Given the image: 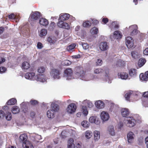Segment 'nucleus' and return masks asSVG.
<instances>
[{
    "label": "nucleus",
    "mask_w": 148,
    "mask_h": 148,
    "mask_svg": "<svg viewBox=\"0 0 148 148\" xmlns=\"http://www.w3.org/2000/svg\"><path fill=\"white\" fill-rule=\"evenodd\" d=\"M52 110L55 112H57L59 109V106L58 105L55 103L51 104Z\"/></svg>",
    "instance_id": "obj_31"
},
{
    "label": "nucleus",
    "mask_w": 148,
    "mask_h": 148,
    "mask_svg": "<svg viewBox=\"0 0 148 148\" xmlns=\"http://www.w3.org/2000/svg\"><path fill=\"white\" fill-rule=\"evenodd\" d=\"M92 23L94 25H97L99 23V21L96 19H93L92 20Z\"/></svg>",
    "instance_id": "obj_56"
},
{
    "label": "nucleus",
    "mask_w": 148,
    "mask_h": 148,
    "mask_svg": "<svg viewBox=\"0 0 148 148\" xmlns=\"http://www.w3.org/2000/svg\"><path fill=\"white\" fill-rule=\"evenodd\" d=\"M99 48L101 50L105 51L108 48V47L106 42H101L100 44Z\"/></svg>",
    "instance_id": "obj_15"
},
{
    "label": "nucleus",
    "mask_w": 148,
    "mask_h": 148,
    "mask_svg": "<svg viewBox=\"0 0 148 148\" xmlns=\"http://www.w3.org/2000/svg\"><path fill=\"white\" fill-rule=\"evenodd\" d=\"M27 135L25 134H21L19 137V139L20 141L23 143V144L24 143L26 142V141H27Z\"/></svg>",
    "instance_id": "obj_9"
},
{
    "label": "nucleus",
    "mask_w": 148,
    "mask_h": 148,
    "mask_svg": "<svg viewBox=\"0 0 148 148\" xmlns=\"http://www.w3.org/2000/svg\"><path fill=\"white\" fill-rule=\"evenodd\" d=\"M47 34V30L45 29H42L41 30L40 36H45Z\"/></svg>",
    "instance_id": "obj_45"
},
{
    "label": "nucleus",
    "mask_w": 148,
    "mask_h": 148,
    "mask_svg": "<svg viewBox=\"0 0 148 148\" xmlns=\"http://www.w3.org/2000/svg\"><path fill=\"white\" fill-rule=\"evenodd\" d=\"M41 16V13L38 11L35 12L31 15V18L32 19L36 20L39 18Z\"/></svg>",
    "instance_id": "obj_11"
},
{
    "label": "nucleus",
    "mask_w": 148,
    "mask_h": 148,
    "mask_svg": "<svg viewBox=\"0 0 148 148\" xmlns=\"http://www.w3.org/2000/svg\"><path fill=\"white\" fill-rule=\"evenodd\" d=\"M73 58L75 59H78L79 58L81 57L80 55L78 54L76 55H74L72 56Z\"/></svg>",
    "instance_id": "obj_62"
},
{
    "label": "nucleus",
    "mask_w": 148,
    "mask_h": 148,
    "mask_svg": "<svg viewBox=\"0 0 148 148\" xmlns=\"http://www.w3.org/2000/svg\"><path fill=\"white\" fill-rule=\"evenodd\" d=\"M82 109L83 111V114L86 115L88 114V112L87 109V107L85 106H82Z\"/></svg>",
    "instance_id": "obj_44"
},
{
    "label": "nucleus",
    "mask_w": 148,
    "mask_h": 148,
    "mask_svg": "<svg viewBox=\"0 0 148 148\" xmlns=\"http://www.w3.org/2000/svg\"><path fill=\"white\" fill-rule=\"evenodd\" d=\"M91 33L95 34H97L99 32L98 28L95 27H93L91 29Z\"/></svg>",
    "instance_id": "obj_41"
},
{
    "label": "nucleus",
    "mask_w": 148,
    "mask_h": 148,
    "mask_svg": "<svg viewBox=\"0 0 148 148\" xmlns=\"http://www.w3.org/2000/svg\"><path fill=\"white\" fill-rule=\"evenodd\" d=\"M16 102V100L15 99L12 98L9 100L6 103V104L8 105H14Z\"/></svg>",
    "instance_id": "obj_29"
},
{
    "label": "nucleus",
    "mask_w": 148,
    "mask_h": 148,
    "mask_svg": "<svg viewBox=\"0 0 148 148\" xmlns=\"http://www.w3.org/2000/svg\"><path fill=\"white\" fill-rule=\"evenodd\" d=\"M39 23L41 25L44 26H46L49 24L48 20L44 18H41L40 19Z\"/></svg>",
    "instance_id": "obj_20"
},
{
    "label": "nucleus",
    "mask_w": 148,
    "mask_h": 148,
    "mask_svg": "<svg viewBox=\"0 0 148 148\" xmlns=\"http://www.w3.org/2000/svg\"><path fill=\"white\" fill-rule=\"evenodd\" d=\"M140 79L143 81H147L148 80V71L146 72L144 74L141 73L140 75Z\"/></svg>",
    "instance_id": "obj_13"
},
{
    "label": "nucleus",
    "mask_w": 148,
    "mask_h": 148,
    "mask_svg": "<svg viewBox=\"0 0 148 148\" xmlns=\"http://www.w3.org/2000/svg\"><path fill=\"white\" fill-rule=\"evenodd\" d=\"M70 17V15L68 14L65 13L61 15L59 17V20L61 21L66 20L69 19Z\"/></svg>",
    "instance_id": "obj_14"
},
{
    "label": "nucleus",
    "mask_w": 148,
    "mask_h": 148,
    "mask_svg": "<svg viewBox=\"0 0 148 148\" xmlns=\"http://www.w3.org/2000/svg\"><path fill=\"white\" fill-rule=\"evenodd\" d=\"M134 133L132 132H130L127 134V136L129 143H131L133 142L134 139Z\"/></svg>",
    "instance_id": "obj_12"
},
{
    "label": "nucleus",
    "mask_w": 148,
    "mask_h": 148,
    "mask_svg": "<svg viewBox=\"0 0 148 148\" xmlns=\"http://www.w3.org/2000/svg\"><path fill=\"white\" fill-rule=\"evenodd\" d=\"M55 112L51 109L49 110L47 112V115L48 118H53L55 116Z\"/></svg>",
    "instance_id": "obj_16"
},
{
    "label": "nucleus",
    "mask_w": 148,
    "mask_h": 148,
    "mask_svg": "<svg viewBox=\"0 0 148 148\" xmlns=\"http://www.w3.org/2000/svg\"><path fill=\"white\" fill-rule=\"evenodd\" d=\"M73 71L71 68H68L66 69L64 71V75L66 77H71L73 74Z\"/></svg>",
    "instance_id": "obj_18"
},
{
    "label": "nucleus",
    "mask_w": 148,
    "mask_h": 148,
    "mask_svg": "<svg viewBox=\"0 0 148 148\" xmlns=\"http://www.w3.org/2000/svg\"><path fill=\"white\" fill-rule=\"evenodd\" d=\"M109 20L108 18H103L102 19V22L104 24H106L108 22Z\"/></svg>",
    "instance_id": "obj_57"
},
{
    "label": "nucleus",
    "mask_w": 148,
    "mask_h": 148,
    "mask_svg": "<svg viewBox=\"0 0 148 148\" xmlns=\"http://www.w3.org/2000/svg\"><path fill=\"white\" fill-rule=\"evenodd\" d=\"M109 133L112 136H114L115 134V132L114 130V127L113 126H110L108 129Z\"/></svg>",
    "instance_id": "obj_28"
},
{
    "label": "nucleus",
    "mask_w": 148,
    "mask_h": 148,
    "mask_svg": "<svg viewBox=\"0 0 148 148\" xmlns=\"http://www.w3.org/2000/svg\"><path fill=\"white\" fill-rule=\"evenodd\" d=\"M95 104L96 107L99 109L103 108L104 107V103L103 102L100 100H98L96 101Z\"/></svg>",
    "instance_id": "obj_10"
},
{
    "label": "nucleus",
    "mask_w": 148,
    "mask_h": 148,
    "mask_svg": "<svg viewBox=\"0 0 148 148\" xmlns=\"http://www.w3.org/2000/svg\"><path fill=\"white\" fill-rule=\"evenodd\" d=\"M6 119L8 121H10L12 119V115L10 112H8L5 116Z\"/></svg>",
    "instance_id": "obj_46"
},
{
    "label": "nucleus",
    "mask_w": 148,
    "mask_h": 148,
    "mask_svg": "<svg viewBox=\"0 0 148 148\" xmlns=\"http://www.w3.org/2000/svg\"><path fill=\"white\" fill-rule=\"evenodd\" d=\"M94 140L96 141L99 138L100 135V132L99 131L96 130L94 132Z\"/></svg>",
    "instance_id": "obj_32"
},
{
    "label": "nucleus",
    "mask_w": 148,
    "mask_h": 148,
    "mask_svg": "<svg viewBox=\"0 0 148 148\" xmlns=\"http://www.w3.org/2000/svg\"><path fill=\"white\" fill-rule=\"evenodd\" d=\"M12 111L13 114L18 113L20 112L19 108L18 106H14L12 109Z\"/></svg>",
    "instance_id": "obj_33"
},
{
    "label": "nucleus",
    "mask_w": 148,
    "mask_h": 148,
    "mask_svg": "<svg viewBox=\"0 0 148 148\" xmlns=\"http://www.w3.org/2000/svg\"><path fill=\"white\" fill-rule=\"evenodd\" d=\"M61 74V71L57 69H52L50 72V75L54 79H60V75Z\"/></svg>",
    "instance_id": "obj_1"
},
{
    "label": "nucleus",
    "mask_w": 148,
    "mask_h": 148,
    "mask_svg": "<svg viewBox=\"0 0 148 148\" xmlns=\"http://www.w3.org/2000/svg\"><path fill=\"white\" fill-rule=\"evenodd\" d=\"M6 70V69L4 67H0V73L4 72Z\"/></svg>",
    "instance_id": "obj_55"
},
{
    "label": "nucleus",
    "mask_w": 148,
    "mask_h": 148,
    "mask_svg": "<svg viewBox=\"0 0 148 148\" xmlns=\"http://www.w3.org/2000/svg\"><path fill=\"white\" fill-rule=\"evenodd\" d=\"M37 47L39 49H41L43 47L42 44L40 42H38L37 45Z\"/></svg>",
    "instance_id": "obj_59"
},
{
    "label": "nucleus",
    "mask_w": 148,
    "mask_h": 148,
    "mask_svg": "<svg viewBox=\"0 0 148 148\" xmlns=\"http://www.w3.org/2000/svg\"><path fill=\"white\" fill-rule=\"evenodd\" d=\"M35 75L34 73H26L25 75V77L27 79H33Z\"/></svg>",
    "instance_id": "obj_21"
},
{
    "label": "nucleus",
    "mask_w": 148,
    "mask_h": 148,
    "mask_svg": "<svg viewBox=\"0 0 148 148\" xmlns=\"http://www.w3.org/2000/svg\"><path fill=\"white\" fill-rule=\"evenodd\" d=\"M131 54L132 57L134 59H136L138 57V56L137 54H136V52H135V51H132L131 52Z\"/></svg>",
    "instance_id": "obj_51"
},
{
    "label": "nucleus",
    "mask_w": 148,
    "mask_h": 148,
    "mask_svg": "<svg viewBox=\"0 0 148 148\" xmlns=\"http://www.w3.org/2000/svg\"><path fill=\"white\" fill-rule=\"evenodd\" d=\"M56 38L54 36H51L48 37L47 38V41L49 43H54L55 41Z\"/></svg>",
    "instance_id": "obj_35"
},
{
    "label": "nucleus",
    "mask_w": 148,
    "mask_h": 148,
    "mask_svg": "<svg viewBox=\"0 0 148 148\" xmlns=\"http://www.w3.org/2000/svg\"><path fill=\"white\" fill-rule=\"evenodd\" d=\"M104 71L103 69L101 68L96 69L94 70V73L96 74H100L102 73Z\"/></svg>",
    "instance_id": "obj_43"
},
{
    "label": "nucleus",
    "mask_w": 148,
    "mask_h": 148,
    "mask_svg": "<svg viewBox=\"0 0 148 148\" xmlns=\"http://www.w3.org/2000/svg\"><path fill=\"white\" fill-rule=\"evenodd\" d=\"M96 116H92L90 117L89 119V122L92 123H96Z\"/></svg>",
    "instance_id": "obj_42"
},
{
    "label": "nucleus",
    "mask_w": 148,
    "mask_h": 148,
    "mask_svg": "<svg viewBox=\"0 0 148 148\" xmlns=\"http://www.w3.org/2000/svg\"><path fill=\"white\" fill-rule=\"evenodd\" d=\"M102 61L101 60L98 59L97 60V62H96V65L97 66H100L101 65Z\"/></svg>",
    "instance_id": "obj_53"
},
{
    "label": "nucleus",
    "mask_w": 148,
    "mask_h": 148,
    "mask_svg": "<svg viewBox=\"0 0 148 148\" xmlns=\"http://www.w3.org/2000/svg\"><path fill=\"white\" fill-rule=\"evenodd\" d=\"M100 116L101 119L103 121L108 120L109 118V116L108 114L104 111H103L101 112Z\"/></svg>",
    "instance_id": "obj_8"
},
{
    "label": "nucleus",
    "mask_w": 148,
    "mask_h": 148,
    "mask_svg": "<svg viewBox=\"0 0 148 148\" xmlns=\"http://www.w3.org/2000/svg\"><path fill=\"white\" fill-rule=\"evenodd\" d=\"M127 125L128 127H134L136 124V121L133 117H130L127 120Z\"/></svg>",
    "instance_id": "obj_7"
},
{
    "label": "nucleus",
    "mask_w": 148,
    "mask_h": 148,
    "mask_svg": "<svg viewBox=\"0 0 148 148\" xmlns=\"http://www.w3.org/2000/svg\"><path fill=\"white\" fill-rule=\"evenodd\" d=\"M92 135V132L89 130L87 131L85 133V137L87 139H89L91 138Z\"/></svg>",
    "instance_id": "obj_38"
},
{
    "label": "nucleus",
    "mask_w": 148,
    "mask_h": 148,
    "mask_svg": "<svg viewBox=\"0 0 148 148\" xmlns=\"http://www.w3.org/2000/svg\"><path fill=\"white\" fill-rule=\"evenodd\" d=\"M75 74L77 76L82 77H83L85 74V71L83 67L79 66H77L75 69Z\"/></svg>",
    "instance_id": "obj_2"
},
{
    "label": "nucleus",
    "mask_w": 148,
    "mask_h": 148,
    "mask_svg": "<svg viewBox=\"0 0 148 148\" xmlns=\"http://www.w3.org/2000/svg\"><path fill=\"white\" fill-rule=\"evenodd\" d=\"M45 70V68L43 66L39 67L37 69L38 72L39 73H43Z\"/></svg>",
    "instance_id": "obj_39"
},
{
    "label": "nucleus",
    "mask_w": 148,
    "mask_h": 148,
    "mask_svg": "<svg viewBox=\"0 0 148 148\" xmlns=\"http://www.w3.org/2000/svg\"><path fill=\"white\" fill-rule=\"evenodd\" d=\"M30 67L29 64L27 62H24L22 64V68L24 69H28Z\"/></svg>",
    "instance_id": "obj_30"
},
{
    "label": "nucleus",
    "mask_w": 148,
    "mask_h": 148,
    "mask_svg": "<svg viewBox=\"0 0 148 148\" xmlns=\"http://www.w3.org/2000/svg\"><path fill=\"white\" fill-rule=\"evenodd\" d=\"M146 60L144 58H140L138 61V65L139 66L141 67L143 66L145 63Z\"/></svg>",
    "instance_id": "obj_37"
},
{
    "label": "nucleus",
    "mask_w": 148,
    "mask_h": 148,
    "mask_svg": "<svg viewBox=\"0 0 148 148\" xmlns=\"http://www.w3.org/2000/svg\"><path fill=\"white\" fill-rule=\"evenodd\" d=\"M114 37L116 39H120L122 37V35L121 32L116 31L114 33Z\"/></svg>",
    "instance_id": "obj_25"
},
{
    "label": "nucleus",
    "mask_w": 148,
    "mask_h": 148,
    "mask_svg": "<svg viewBox=\"0 0 148 148\" xmlns=\"http://www.w3.org/2000/svg\"><path fill=\"white\" fill-rule=\"evenodd\" d=\"M143 53L145 55H148V48L145 49L143 51Z\"/></svg>",
    "instance_id": "obj_63"
},
{
    "label": "nucleus",
    "mask_w": 148,
    "mask_h": 148,
    "mask_svg": "<svg viewBox=\"0 0 148 148\" xmlns=\"http://www.w3.org/2000/svg\"><path fill=\"white\" fill-rule=\"evenodd\" d=\"M125 61L121 60H119L117 62L116 65L117 66H124L125 65Z\"/></svg>",
    "instance_id": "obj_34"
},
{
    "label": "nucleus",
    "mask_w": 148,
    "mask_h": 148,
    "mask_svg": "<svg viewBox=\"0 0 148 148\" xmlns=\"http://www.w3.org/2000/svg\"><path fill=\"white\" fill-rule=\"evenodd\" d=\"M132 94V93L131 92H128L125 95V97L127 101H130V97L131 95Z\"/></svg>",
    "instance_id": "obj_48"
},
{
    "label": "nucleus",
    "mask_w": 148,
    "mask_h": 148,
    "mask_svg": "<svg viewBox=\"0 0 148 148\" xmlns=\"http://www.w3.org/2000/svg\"><path fill=\"white\" fill-rule=\"evenodd\" d=\"M87 106L89 108H91L93 106V104L90 101L87 102Z\"/></svg>",
    "instance_id": "obj_58"
},
{
    "label": "nucleus",
    "mask_w": 148,
    "mask_h": 148,
    "mask_svg": "<svg viewBox=\"0 0 148 148\" xmlns=\"http://www.w3.org/2000/svg\"><path fill=\"white\" fill-rule=\"evenodd\" d=\"M82 25L84 27H89L91 26L92 23L88 21H84Z\"/></svg>",
    "instance_id": "obj_36"
},
{
    "label": "nucleus",
    "mask_w": 148,
    "mask_h": 148,
    "mask_svg": "<svg viewBox=\"0 0 148 148\" xmlns=\"http://www.w3.org/2000/svg\"><path fill=\"white\" fill-rule=\"evenodd\" d=\"M23 147L24 148H34L32 143L29 141H26V142L23 144Z\"/></svg>",
    "instance_id": "obj_22"
},
{
    "label": "nucleus",
    "mask_w": 148,
    "mask_h": 148,
    "mask_svg": "<svg viewBox=\"0 0 148 148\" xmlns=\"http://www.w3.org/2000/svg\"><path fill=\"white\" fill-rule=\"evenodd\" d=\"M26 106L24 104H23L22 106V109L23 111L26 113L28 111V108H26Z\"/></svg>",
    "instance_id": "obj_50"
},
{
    "label": "nucleus",
    "mask_w": 148,
    "mask_h": 148,
    "mask_svg": "<svg viewBox=\"0 0 148 148\" xmlns=\"http://www.w3.org/2000/svg\"><path fill=\"white\" fill-rule=\"evenodd\" d=\"M82 46L84 49H88L89 47V45L86 43H83L82 44Z\"/></svg>",
    "instance_id": "obj_52"
},
{
    "label": "nucleus",
    "mask_w": 148,
    "mask_h": 148,
    "mask_svg": "<svg viewBox=\"0 0 148 148\" xmlns=\"http://www.w3.org/2000/svg\"><path fill=\"white\" fill-rule=\"evenodd\" d=\"M118 77L120 76L122 79H126L128 77V74L126 73H119L118 74Z\"/></svg>",
    "instance_id": "obj_24"
},
{
    "label": "nucleus",
    "mask_w": 148,
    "mask_h": 148,
    "mask_svg": "<svg viewBox=\"0 0 148 148\" xmlns=\"http://www.w3.org/2000/svg\"><path fill=\"white\" fill-rule=\"evenodd\" d=\"M36 115L35 112L33 111H31L30 113V115L31 118H34Z\"/></svg>",
    "instance_id": "obj_54"
},
{
    "label": "nucleus",
    "mask_w": 148,
    "mask_h": 148,
    "mask_svg": "<svg viewBox=\"0 0 148 148\" xmlns=\"http://www.w3.org/2000/svg\"><path fill=\"white\" fill-rule=\"evenodd\" d=\"M143 96L144 97L148 98V91L144 92Z\"/></svg>",
    "instance_id": "obj_60"
},
{
    "label": "nucleus",
    "mask_w": 148,
    "mask_h": 148,
    "mask_svg": "<svg viewBox=\"0 0 148 148\" xmlns=\"http://www.w3.org/2000/svg\"><path fill=\"white\" fill-rule=\"evenodd\" d=\"M145 142L147 147V148H148V136L145 138Z\"/></svg>",
    "instance_id": "obj_64"
},
{
    "label": "nucleus",
    "mask_w": 148,
    "mask_h": 148,
    "mask_svg": "<svg viewBox=\"0 0 148 148\" xmlns=\"http://www.w3.org/2000/svg\"><path fill=\"white\" fill-rule=\"evenodd\" d=\"M128 30L130 31H132L130 33V34L131 36H133L136 35L138 33L137 29L134 25L130 26Z\"/></svg>",
    "instance_id": "obj_6"
},
{
    "label": "nucleus",
    "mask_w": 148,
    "mask_h": 148,
    "mask_svg": "<svg viewBox=\"0 0 148 148\" xmlns=\"http://www.w3.org/2000/svg\"><path fill=\"white\" fill-rule=\"evenodd\" d=\"M44 77V75L42 74H38L36 76V80L40 82H43L45 80Z\"/></svg>",
    "instance_id": "obj_26"
},
{
    "label": "nucleus",
    "mask_w": 148,
    "mask_h": 148,
    "mask_svg": "<svg viewBox=\"0 0 148 148\" xmlns=\"http://www.w3.org/2000/svg\"><path fill=\"white\" fill-rule=\"evenodd\" d=\"M57 25L60 27L69 29L70 28V26L68 23H64L62 21H59L57 23Z\"/></svg>",
    "instance_id": "obj_5"
},
{
    "label": "nucleus",
    "mask_w": 148,
    "mask_h": 148,
    "mask_svg": "<svg viewBox=\"0 0 148 148\" xmlns=\"http://www.w3.org/2000/svg\"><path fill=\"white\" fill-rule=\"evenodd\" d=\"M126 44L128 48H134V40L132 37L128 36L126 39Z\"/></svg>",
    "instance_id": "obj_3"
},
{
    "label": "nucleus",
    "mask_w": 148,
    "mask_h": 148,
    "mask_svg": "<svg viewBox=\"0 0 148 148\" xmlns=\"http://www.w3.org/2000/svg\"><path fill=\"white\" fill-rule=\"evenodd\" d=\"M121 113L123 117H126L129 115V110L127 108H123L121 110Z\"/></svg>",
    "instance_id": "obj_19"
},
{
    "label": "nucleus",
    "mask_w": 148,
    "mask_h": 148,
    "mask_svg": "<svg viewBox=\"0 0 148 148\" xmlns=\"http://www.w3.org/2000/svg\"><path fill=\"white\" fill-rule=\"evenodd\" d=\"M136 70L135 69H131L129 71L130 75L131 77H135L136 76Z\"/></svg>",
    "instance_id": "obj_27"
},
{
    "label": "nucleus",
    "mask_w": 148,
    "mask_h": 148,
    "mask_svg": "<svg viewBox=\"0 0 148 148\" xmlns=\"http://www.w3.org/2000/svg\"><path fill=\"white\" fill-rule=\"evenodd\" d=\"M76 46V44H72L67 47V50L69 52H72L74 51V49Z\"/></svg>",
    "instance_id": "obj_17"
},
{
    "label": "nucleus",
    "mask_w": 148,
    "mask_h": 148,
    "mask_svg": "<svg viewBox=\"0 0 148 148\" xmlns=\"http://www.w3.org/2000/svg\"><path fill=\"white\" fill-rule=\"evenodd\" d=\"M4 112L2 110H0V118L4 116Z\"/></svg>",
    "instance_id": "obj_61"
},
{
    "label": "nucleus",
    "mask_w": 148,
    "mask_h": 148,
    "mask_svg": "<svg viewBox=\"0 0 148 148\" xmlns=\"http://www.w3.org/2000/svg\"><path fill=\"white\" fill-rule=\"evenodd\" d=\"M73 142L74 140L72 138H70L68 140V148H75V146L73 143Z\"/></svg>",
    "instance_id": "obj_23"
},
{
    "label": "nucleus",
    "mask_w": 148,
    "mask_h": 148,
    "mask_svg": "<svg viewBox=\"0 0 148 148\" xmlns=\"http://www.w3.org/2000/svg\"><path fill=\"white\" fill-rule=\"evenodd\" d=\"M76 108V105L74 103H71L68 106L66 110L68 113L72 114L75 111Z\"/></svg>",
    "instance_id": "obj_4"
},
{
    "label": "nucleus",
    "mask_w": 148,
    "mask_h": 148,
    "mask_svg": "<svg viewBox=\"0 0 148 148\" xmlns=\"http://www.w3.org/2000/svg\"><path fill=\"white\" fill-rule=\"evenodd\" d=\"M38 103L37 101L33 99H31L30 101L31 105L34 106L37 105Z\"/></svg>",
    "instance_id": "obj_47"
},
{
    "label": "nucleus",
    "mask_w": 148,
    "mask_h": 148,
    "mask_svg": "<svg viewBox=\"0 0 148 148\" xmlns=\"http://www.w3.org/2000/svg\"><path fill=\"white\" fill-rule=\"evenodd\" d=\"M8 17L11 20H13L16 19V16L14 13H12L8 15Z\"/></svg>",
    "instance_id": "obj_49"
},
{
    "label": "nucleus",
    "mask_w": 148,
    "mask_h": 148,
    "mask_svg": "<svg viewBox=\"0 0 148 148\" xmlns=\"http://www.w3.org/2000/svg\"><path fill=\"white\" fill-rule=\"evenodd\" d=\"M82 125L84 127H89V123L87 121H84L81 123Z\"/></svg>",
    "instance_id": "obj_40"
}]
</instances>
